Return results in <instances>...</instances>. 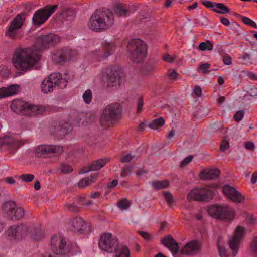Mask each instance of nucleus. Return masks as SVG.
Here are the masks:
<instances>
[{
    "mask_svg": "<svg viewBox=\"0 0 257 257\" xmlns=\"http://www.w3.org/2000/svg\"><path fill=\"white\" fill-rule=\"evenodd\" d=\"M208 212L212 217L220 220H232L234 216V210L227 206L211 205L208 209Z\"/></svg>",
    "mask_w": 257,
    "mask_h": 257,
    "instance_id": "obj_9",
    "label": "nucleus"
},
{
    "mask_svg": "<svg viewBox=\"0 0 257 257\" xmlns=\"http://www.w3.org/2000/svg\"><path fill=\"white\" fill-rule=\"evenodd\" d=\"M7 233L8 236H13L16 239H17V226H10L8 229Z\"/></svg>",
    "mask_w": 257,
    "mask_h": 257,
    "instance_id": "obj_45",
    "label": "nucleus"
},
{
    "mask_svg": "<svg viewBox=\"0 0 257 257\" xmlns=\"http://www.w3.org/2000/svg\"><path fill=\"white\" fill-rule=\"evenodd\" d=\"M165 201L167 202L168 205L171 207L173 203V197L170 192L165 191L163 193Z\"/></svg>",
    "mask_w": 257,
    "mask_h": 257,
    "instance_id": "obj_40",
    "label": "nucleus"
},
{
    "mask_svg": "<svg viewBox=\"0 0 257 257\" xmlns=\"http://www.w3.org/2000/svg\"><path fill=\"white\" fill-rule=\"evenodd\" d=\"M2 210L7 215L8 219L17 220L22 218L25 215V211L23 208L17 207L16 203L12 201L5 202Z\"/></svg>",
    "mask_w": 257,
    "mask_h": 257,
    "instance_id": "obj_12",
    "label": "nucleus"
},
{
    "mask_svg": "<svg viewBox=\"0 0 257 257\" xmlns=\"http://www.w3.org/2000/svg\"><path fill=\"white\" fill-rule=\"evenodd\" d=\"M97 177V175L94 176H91L90 177H86L81 180L78 182V186L80 188H83L85 186L90 185L94 182V179Z\"/></svg>",
    "mask_w": 257,
    "mask_h": 257,
    "instance_id": "obj_32",
    "label": "nucleus"
},
{
    "mask_svg": "<svg viewBox=\"0 0 257 257\" xmlns=\"http://www.w3.org/2000/svg\"><path fill=\"white\" fill-rule=\"evenodd\" d=\"M165 124V119L163 117L155 119L152 121L149 124V127L152 129L157 130L158 128L162 127Z\"/></svg>",
    "mask_w": 257,
    "mask_h": 257,
    "instance_id": "obj_31",
    "label": "nucleus"
},
{
    "mask_svg": "<svg viewBox=\"0 0 257 257\" xmlns=\"http://www.w3.org/2000/svg\"><path fill=\"white\" fill-rule=\"evenodd\" d=\"M210 67V64L209 63H202L201 64L198 68V70L201 71L203 74H207L210 72L208 70Z\"/></svg>",
    "mask_w": 257,
    "mask_h": 257,
    "instance_id": "obj_42",
    "label": "nucleus"
},
{
    "mask_svg": "<svg viewBox=\"0 0 257 257\" xmlns=\"http://www.w3.org/2000/svg\"><path fill=\"white\" fill-rule=\"evenodd\" d=\"M156 70L155 66L153 63H147L144 66L142 70V72L144 75H149L152 72L155 71Z\"/></svg>",
    "mask_w": 257,
    "mask_h": 257,
    "instance_id": "obj_34",
    "label": "nucleus"
},
{
    "mask_svg": "<svg viewBox=\"0 0 257 257\" xmlns=\"http://www.w3.org/2000/svg\"><path fill=\"white\" fill-rule=\"evenodd\" d=\"M250 251L252 255L257 257V236L253 238L250 244Z\"/></svg>",
    "mask_w": 257,
    "mask_h": 257,
    "instance_id": "obj_38",
    "label": "nucleus"
},
{
    "mask_svg": "<svg viewBox=\"0 0 257 257\" xmlns=\"http://www.w3.org/2000/svg\"><path fill=\"white\" fill-rule=\"evenodd\" d=\"M193 158V155H189L186 157L180 163V167H183L189 163Z\"/></svg>",
    "mask_w": 257,
    "mask_h": 257,
    "instance_id": "obj_50",
    "label": "nucleus"
},
{
    "mask_svg": "<svg viewBox=\"0 0 257 257\" xmlns=\"http://www.w3.org/2000/svg\"><path fill=\"white\" fill-rule=\"evenodd\" d=\"M34 175L31 174H22L20 176L19 178L25 182H30L33 181L34 179Z\"/></svg>",
    "mask_w": 257,
    "mask_h": 257,
    "instance_id": "obj_44",
    "label": "nucleus"
},
{
    "mask_svg": "<svg viewBox=\"0 0 257 257\" xmlns=\"http://www.w3.org/2000/svg\"><path fill=\"white\" fill-rule=\"evenodd\" d=\"M122 109L119 104L111 103L103 109L100 117L101 125L107 128L119 121L121 117Z\"/></svg>",
    "mask_w": 257,
    "mask_h": 257,
    "instance_id": "obj_4",
    "label": "nucleus"
},
{
    "mask_svg": "<svg viewBox=\"0 0 257 257\" xmlns=\"http://www.w3.org/2000/svg\"><path fill=\"white\" fill-rule=\"evenodd\" d=\"M58 7L57 5H46L43 9L38 10L33 15L32 19L33 23L38 26L44 23Z\"/></svg>",
    "mask_w": 257,
    "mask_h": 257,
    "instance_id": "obj_13",
    "label": "nucleus"
},
{
    "mask_svg": "<svg viewBox=\"0 0 257 257\" xmlns=\"http://www.w3.org/2000/svg\"><path fill=\"white\" fill-rule=\"evenodd\" d=\"M144 106L143 99L142 97H140L138 99V108L137 112L140 113L142 109Z\"/></svg>",
    "mask_w": 257,
    "mask_h": 257,
    "instance_id": "obj_54",
    "label": "nucleus"
},
{
    "mask_svg": "<svg viewBox=\"0 0 257 257\" xmlns=\"http://www.w3.org/2000/svg\"><path fill=\"white\" fill-rule=\"evenodd\" d=\"M201 3L208 8H212L213 9H214V7H215V4H213L212 2L209 1H202Z\"/></svg>",
    "mask_w": 257,
    "mask_h": 257,
    "instance_id": "obj_57",
    "label": "nucleus"
},
{
    "mask_svg": "<svg viewBox=\"0 0 257 257\" xmlns=\"http://www.w3.org/2000/svg\"><path fill=\"white\" fill-rule=\"evenodd\" d=\"M103 50L105 57L111 55L115 50V45L113 42L105 41L103 44Z\"/></svg>",
    "mask_w": 257,
    "mask_h": 257,
    "instance_id": "obj_27",
    "label": "nucleus"
},
{
    "mask_svg": "<svg viewBox=\"0 0 257 257\" xmlns=\"http://www.w3.org/2000/svg\"><path fill=\"white\" fill-rule=\"evenodd\" d=\"M70 229L80 234L89 233L91 230V226L88 222H85L83 219L80 217L72 218L69 220Z\"/></svg>",
    "mask_w": 257,
    "mask_h": 257,
    "instance_id": "obj_15",
    "label": "nucleus"
},
{
    "mask_svg": "<svg viewBox=\"0 0 257 257\" xmlns=\"http://www.w3.org/2000/svg\"><path fill=\"white\" fill-rule=\"evenodd\" d=\"M119 244L117 237L108 232L102 234L98 242L99 248L109 253H114L118 251Z\"/></svg>",
    "mask_w": 257,
    "mask_h": 257,
    "instance_id": "obj_8",
    "label": "nucleus"
},
{
    "mask_svg": "<svg viewBox=\"0 0 257 257\" xmlns=\"http://www.w3.org/2000/svg\"><path fill=\"white\" fill-rule=\"evenodd\" d=\"M114 22V15L111 11L96 10L91 16L88 25L90 29L98 32L109 29Z\"/></svg>",
    "mask_w": 257,
    "mask_h": 257,
    "instance_id": "obj_2",
    "label": "nucleus"
},
{
    "mask_svg": "<svg viewBox=\"0 0 257 257\" xmlns=\"http://www.w3.org/2000/svg\"><path fill=\"white\" fill-rule=\"evenodd\" d=\"M235 15L240 16L242 18V22L247 25L251 26L252 27H254L255 28H257V25L252 20H251L250 18L246 17H242L240 16L239 14H235Z\"/></svg>",
    "mask_w": 257,
    "mask_h": 257,
    "instance_id": "obj_39",
    "label": "nucleus"
},
{
    "mask_svg": "<svg viewBox=\"0 0 257 257\" xmlns=\"http://www.w3.org/2000/svg\"><path fill=\"white\" fill-rule=\"evenodd\" d=\"M121 69L117 66H111L106 69V85L107 87H115L119 85Z\"/></svg>",
    "mask_w": 257,
    "mask_h": 257,
    "instance_id": "obj_16",
    "label": "nucleus"
},
{
    "mask_svg": "<svg viewBox=\"0 0 257 257\" xmlns=\"http://www.w3.org/2000/svg\"><path fill=\"white\" fill-rule=\"evenodd\" d=\"M108 161L109 159L108 158L100 159L95 160L87 167L82 168L81 169V171L82 173H86L90 171L99 170L103 168Z\"/></svg>",
    "mask_w": 257,
    "mask_h": 257,
    "instance_id": "obj_20",
    "label": "nucleus"
},
{
    "mask_svg": "<svg viewBox=\"0 0 257 257\" xmlns=\"http://www.w3.org/2000/svg\"><path fill=\"white\" fill-rule=\"evenodd\" d=\"M222 191L224 195L234 202L240 203L244 199V197L239 192L229 185H224Z\"/></svg>",
    "mask_w": 257,
    "mask_h": 257,
    "instance_id": "obj_18",
    "label": "nucleus"
},
{
    "mask_svg": "<svg viewBox=\"0 0 257 257\" xmlns=\"http://www.w3.org/2000/svg\"><path fill=\"white\" fill-rule=\"evenodd\" d=\"M14 143V139L9 136L5 137L3 138L2 145L10 146Z\"/></svg>",
    "mask_w": 257,
    "mask_h": 257,
    "instance_id": "obj_49",
    "label": "nucleus"
},
{
    "mask_svg": "<svg viewBox=\"0 0 257 257\" xmlns=\"http://www.w3.org/2000/svg\"><path fill=\"white\" fill-rule=\"evenodd\" d=\"M31 237L34 241L41 240L44 237L43 231L39 228H33L31 230Z\"/></svg>",
    "mask_w": 257,
    "mask_h": 257,
    "instance_id": "obj_30",
    "label": "nucleus"
},
{
    "mask_svg": "<svg viewBox=\"0 0 257 257\" xmlns=\"http://www.w3.org/2000/svg\"><path fill=\"white\" fill-rule=\"evenodd\" d=\"M56 147L52 146L40 145L36 148L35 153L37 156L42 157L56 153Z\"/></svg>",
    "mask_w": 257,
    "mask_h": 257,
    "instance_id": "obj_23",
    "label": "nucleus"
},
{
    "mask_svg": "<svg viewBox=\"0 0 257 257\" xmlns=\"http://www.w3.org/2000/svg\"><path fill=\"white\" fill-rule=\"evenodd\" d=\"M212 128L214 130L215 132H222V130L223 129V126L222 124H214L213 126L212 127Z\"/></svg>",
    "mask_w": 257,
    "mask_h": 257,
    "instance_id": "obj_63",
    "label": "nucleus"
},
{
    "mask_svg": "<svg viewBox=\"0 0 257 257\" xmlns=\"http://www.w3.org/2000/svg\"><path fill=\"white\" fill-rule=\"evenodd\" d=\"M130 60L136 63L143 62L147 54V45L140 39L132 40L127 46Z\"/></svg>",
    "mask_w": 257,
    "mask_h": 257,
    "instance_id": "obj_5",
    "label": "nucleus"
},
{
    "mask_svg": "<svg viewBox=\"0 0 257 257\" xmlns=\"http://www.w3.org/2000/svg\"><path fill=\"white\" fill-rule=\"evenodd\" d=\"M115 253V257H130V250L126 246L122 247Z\"/></svg>",
    "mask_w": 257,
    "mask_h": 257,
    "instance_id": "obj_35",
    "label": "nucleus"
},
{
    "mask_svg": "<svg viewBox=\"0 0 257 257\" xmlns=\"http://www.w3.org/2000/svg\"><path fill=\"white\" fill-rule=\"evenodd\" d=\"M60 41L58 35L50 34L38 37L35 45L29 48H19L14 53L13 63L16 68L27 70L35 65L40 59L41 51L54 46Z\"/></svg>",
    "mask_w": 257,
    "mask_h": 257,
    "instance_id": "obj_1",
    "label": "nucleus"
},
{
    "mask_svg": "<svg viewBox=\"0 0 257 257\" xmlns=\"http://www.w3.org/2000/svg\"><path fill=\"white\" fill-rule=\"evenodd\" d=\"M245 234V227L238 226L234 231L233 236L229 240L228 245L232 251V257H235L236 255L238 250V246Z\"/></svg>",
    "mask_w": 257,
    "mask_h": 257,
    "instance_id": "obj_14",
    "label": "nucleus"
},
{
    "mask_svg": "<svg viewBox=\"0 0 257 257\" xmlns=\"http://www.w3.org/2000/svg\"><path fill=\"white\" fill-rule=\"evenodd\" d=\"M74 52L71 50H65L58 52L52 56V60L55 63H61L72 59Z\"/></svg>",
    "mask_w": 257,
    "mask_h": 257,
    "instance_id": "obj_19",
    "label": "nucleus"
},
{
    "mask_svg": "<svg viewBox=\"0 0 257 257\" xmlns=\"http://www.w3.org/2000/svg\"><path fill=\"white\" fill-rule=\"evenodd\" d=\"M70 125L66 122H59L54 126V133L59 136H64L67 134Z\"/></svg>",
    "mask_w": 257,
    "mask_h": 257,
    "instance_id": "obj_24",
    "label": "nucleus"
},
{
    "mask_svg": "<svg viewBox=\"0 0 257 257\" xmlns=\"http://www.w3.org/2000/svg\"><path fill=\"white\" fill-rule=\"evenodd\" d=\"M194 93L197 97H200L202 95V90L201 87L198 86H195L194 89Z\"/></svg>",
    "mask_w": 257,
    "mask_h": 257,
    "instance_id": "obj_58",
    "label": "nucleus"
},
{
    "mask_svg": "<svg viewBox=\"0 0 257 257\" xmlns=\"http://www.w3.org/2000/svg\"><path fill=\"white\" fill-rule=\"evenodd\" d=\"M163 60L169 63H172L174 61V59L168 54L164 56Z\"/></svg>",
    "mask_w": 257,
    "mask_h": 257,
    "instance_id": "obj_64",
    "label": "nucleus"
},
{
    "mask_svg": "<svg viewBox=\"0 0 257 257\" xmlns=\"http://www.w3.org/2000/svg\"><path fill=\"white\" fill-rule=\"evenodd\" d=\"M201 247V243L199 240H191L185 244L180 250V253L185 255H195L200 252Z\"/></svg>",
    "mask_w": 257,
    "mask_h": 257,
    "instance_id": "obj_17",
    "label": "nucleus"
},
{
    "mask_svg": "<svg viewBox=\"0 0 257 257\" xmlns=\"http://www.w3.org/2000/svg\"><path fill=\"white\" fill-rule=\"evenodd\" d=\"M245 221L249 224H253L255 223L256 220L252 215L247 216L245 219Z\"/></svg>",
    "mask_w": 257,
    "mask_h": 257,
    "instance_id": "obj_61",
    "label": "nucleus"
},
{
    "mask_svg": "<svg viewBox=\"0 0 257 257\" xmlns=\"http://www.w3.org/2000/svg\"><path fill=\"white\" fill-rule=\"evenodd\" d=\"M5 88L6 93H7L8 97L15 95L19 91L20 86L19 85H11L7 87H4Z\"/></svg>",
    "mask_w": 257,
    "mask_h": 257,
    "instance_id": "obj_33",
    "label": "nucleus"
},
{
    "mask_svg": "<svg viewBox=\"0 0 257 257\" xmlns=\"http://www.w3.org/2000/svg\"><path fill=\"white\" fill-rule=\"evenodd\" d=\"M161 244L167 247L173 254H177L179 251L178 243L170 235H167L161 240Z\"/></svg>",
    "mask_w": 257,
    "mask_h": 257,
    "instance_id": "obj_21",
    "label": "nucleus"
},
{
    "mask_svg": "<svg viewBox=\"0 0 257 257\" xmlns=\"http://www.w3.org/2000/svg\"><path fill=\"white\" fill-rule=\"evenodd\" d=\"M118 184V180L116 179L113 180L111 182L107 184V188L109 189H111L115 188Z\"/></svg>",
    "mask_w": 257,
    "mask_h": 257,
    "instance_id": "obj_59",
    "label": "nucleus"
},
{
    "mask_svg": "<svg viewBox=\"0 0 257 257\" xmlns=\"http://www.w3.org/2000/svg\"><path fill=\"white\" fill-rule=\"evenodd\" d=\"M67 82L66 78H63L61 73H53L48 76L47 79L42 81L41 87L44 93H47L52 92L56 87L61 89L65 88Z\"/></svg>",
    "mask_w": 257,
    "mask_h": 257,
    "instance_id": "obj_6",
    "label": "nucleus"
},
{
    "mask_svg": "<svg viewBox=\"0 0 257 257\" xmlns=\"http://www.w3.org/2000/svg\"><path fill=\"white\" fill-rule=\"evenodd\" d=\"M51 249L55 254L60 255H68L72 248V244L68 243L65 239H60L54 235L51 240Z\"/></svg>",
    "mask_w": 257,
    "mask_h": 257,
    "instance_id": "obj_11",
    "label": "nucleus"
},
{
    "mask_svg": "<svg viewBox=\"0 0 257 257\" xmlns=\"http://www.w3.org/2000/svg\"><path fill=\"white\" fill-rule=\"evenodd\" d=\"M117 205L121 210H126L129 208L130 203L126 198H123L118 201Z\"/></svg>",
    "mask_w": 257,
    "mask_h": 257,
    "instance_id": "obj_37",
    "label": "nucleus"
},
{
    "mask_svg": "<svg viewBox=\"0 0 257 257\" xmlns=\"http://www.w3.org/2000/svg\"><path fill=\"white\" fill-rule=\"evenodd\" d=\"M25 21V15L21 13L17 15L10 22V25L7 28L5 36L14 40L21 39L23 37V33L20 29L24 25Z\"/></svg>",
    "mask_w": 257,
    "mask_h": 257,
    "instance_id": "obj_7",
    "label": "nucleus"
},
{
    "mask_svg": "<svg viewBox=\"0 0 257 257\" xmlns=\"http://www.w3.org/2000/svg\"><path fill=\"white\" fill-rule=\"evenodd\" d=\"M220 174V171L217 168H207L201 171L199 175L201 180H212L217 178Z\"/></svg>",
    "mask_w": 257,
    "mask_h": 257,
    "instance_id": "obj_22",
    "label": "nucleus"
},
{
    "mask_svg": "<svg viewBox=\"0 0 257 257\" xmlns=\"http://www.w3.org/2000/svg\"><path fill=\"white\" fill-rule=\"evenodd\" d=\"M229 148V144L227 136L223 138L221 143L220 144V149L222 151H225Z\"/></svg>",
    "mask_w": 257,
    "mask_h": 257,
    "instance_id": "obj_46",
    "label": "nucleus"
},
{
    "mask_svg": "<svg viewBox=\"0 0 257 257\" xmlns=\"http://www.w3.org/2000/svg\"><path fill=\"white\" fill-rule=\"evenodd\" d=\"M223 62L227 65H231L232 64V58L230 56L225 55L223 57Z\"/></svg>",
    "mask_w": 257,
    "mask_h": 257,
    "instance_id": "obj_55",
    "label": "nucleus"
},
{
    "mask_svg": "<svg viewBox=\"0 0 257 257\" xmlns=\"http://www.w3.org/2000/svg\"><path fill=\"white\" fill-rule=\"evenodd\" d=\"M30 227L24 224H21L17 226V239L24 238L30 231Z\"/></svg>",
    "mask_w": 257,
    "mask_h": 257,
    "instance_id": "obj_26",
    "label": "nucleus"
},
{
    "mask_svg": "<svg viewBox=\"0 0 257 257\" xmlns=\"http://www.w3.org/2000/svg\"><path fill=\"white\" fill-rule=\"evenodd\" d=\"M167 75L169 77L170 79L172 80H177L179 76V74L177 73L176 70L171 69H169L168 70Z\"/></svg>",
    "mask_w": 257,
    "mask_h": 257,
    "instance_id": "obj_47",
    "label": "nucleus"
},
{
    "mask_svg": "<svg viewBox=\"0 0 257 257\" xmlns=\"http://www.w3.org/2000/svg\"><path fill=\"white\" fill-rule=\"evenodd\" d=\"M213 48L212 43L209 40L201 42L200 43L198 47L199 49L202 51H205L206 50L210 51L213 49Z\"/></svg>",
    "mask_w": 257,
    "mask_h": 257,
    "instance_id": "obj_36",
    "label": "nucleus"
},
{
    "mask_svg": "<svg viewBox=\"0 0 257 257\" xmlns=\"http://www.w3.org/2000/svg\"><path fill=\"white\" fill-rule=\"evenodd\" d=\"M84 102L86 104H89L92 98V92L90 89H87L84 93L82 96Z\"/></svg>",
    "mask_w": 257,
    "mask_h": 257,
    "instance_id": "obj_41",
    "label": "nucleus"
},
{
    "mask_svg": "<svg viewBox=\"0 0 257 257\" xmlns=\"http://www.w3.org/2000/svg\"><path fill=\"white\" fill-rule=\"evenodd\" d=\"M66 206L69 210L72 212H75L79 211V208L74 204H67Z\"/></svg>",
    "mask_w": 257,
    "mask_h": 257,
    "instance_id": "obj_56",
    "label": "nucleus"
},
{
    "mask_svg": "<svg viewBox=\"0 0 257 257\" xmlns=\"http://www.w3.org/2000/svg\"><path fill=\"white\" fill-rule=\"evenodd\" d=\"M215 6L217 9H213L212 11L217 14H227L230 12V9L223 3H215Z\"/></svg>",
    "mask_w": 257,
    "mask_h": 257,
    "instance_id": "obj_29",
    "label": "nucleus"
},
{
    "mask_svg": "<svg viewBox=\"0 0 257 257\" xmlns=\"http://www.w3.org/2000/svg\"><path fill=\"white\" fill-rule=\"evenodd\" d=\"M134 155L133 156L131 154H128L125 155L124 157H122L120 159V161L123 163L130 162L134 159Z\"/></svg>",
    "mask_w": 257,
    "mask_h": 257,
    "instance_id": "obj_51",
    "label": "nucleus"
},
{
    "mask_svg": "<svg viewBox=\"0 0 257 257\" xmlns=\"http://www.w3.org/2000/svg\"><path fill=\"white\" fill-rule=\"evenodd\" d=\"M132 167L131 166H125L121 170V176L122 177H125L127 174L131 172Z\"/></svg>",
    "mask_w": 257,
    "mask_h": 257,
    "instance_id": "obj_53",
    "label": "nucleus"
},
{
    "mask_svg": "<svg viewBox=\"0 0 257 257\" xmlns=\"http://www.w3.org/2000/svg\"><path fill=\"white\" fill-rule=\"evenodd\" d=\"M138 233L146 240H149L151 238V235L147 232L138 231Z\"/></svg>",
    "mask_w": 257,
    "mask_h": 257,
    "instance_id": "obj_60",
    "label": "nucleus"
},
{
    "mask_svg": "<svg viewBox=\"0 0 257 257\" xmlns=\"http://www.w3.org/2000/svg\"><path fill=\"white\" fill-rule=\"evenodd\" d=\"M60 170L61 173L67 174L71 172L73 169L70 165L63 164L60 166Z\"/></svg>",
    "mask_w": 257,
    "mask_h": 257,
    "instance_id": "obj_43",
    "label": "nucleus"
},
{
    "mask_svg": "<svg viewBox=\"0 0 257 257\" xmlns=\"http://www.w3.org/2000/svg\"><path fill=\"white\" fill-rule=\"evenodd\" d=\"M153 188L156 190H159L167 188L169 183L167 180H155L151 182Z\"/></svg>",
    "mask_w": 257,
    "mask_h": 257,
    "instance_id": "obj_28",
    "label": "nucleus"
},
{
    "mask_svg": "<svg viewBox=\"0 0 257 257\" xmlns=\"http://www.w3.org/2000/svg\"><path fill=\"white\" fill-rule=\"evenodd\" d=\"M245 148L247 150H252L254 149V145L253 142H245Z\"/></svg>",
    "mask_w": 257,
    "mask_h": 257,
    "instance_id": "obj_62",
    "label": "nucleus"
},
{
    "mask_svg": "<svg viewBox=\"0 0 257 257\" xmlns=\"http://www.w3.org/2000/svg\"><path fill=\"white\" fill-rule=\"evenodd\" d=\"M217 244L218 247L219 254L220 257H230L229 254H227L225 248L220 246L218 240L217 242Z\"/></svg>",
    "mask_w": 257,
    "mask_h": 257,
    "instance_id": "obj_48",
    "label": "nucleus"
},
{
    "mask_svg": "<svg viewBox=\"0 0 257 257\" xmlns=\"http://www.w3.org/2000/svg\"><path fill=\"white\" fill-rule=\"evenodd\" d=\"M11 108L17 114L31 116L42 114L50 109L48 106L32 105L20 99L13 100Z\"/></svg>",
    "mask_w": 257,
    "mask_h": 257,
    "instance_id": "obj_3",
    "label": "nucleus"
},
{
    "mask_svg": "<svg viewBox=\"0 0 257 257\" xmlns=\"http://www.w3.org/2000/svg\"><path fill=\"white\" fill-rule=\"evenodd\" d=\"M244 113L243 110L237 111L234 115V118L235 121L238 122L241 120L244 115Z\"/></svg>",
    "mask_w": 257,
    "mask_h": 257,
    "instance_id": "obj_52",
    "label": "nucleus"
},
{
    "mask_svg": "<svg viewBox=\"0 0 257 257\" xmlns=\"http://www.w3.org/2000/svg\"><path fill=\"white\" fill-rule=\"evenodd\" d=\"M114 13L119 17H127L130 15V11L123 4H117L114 6Z\"/></svg>",
    "mask_w": 257,
    "mask_h": 257,
    "instance_id": "obj_25",
    "label": "nucleus"
},
{
    "mask_svg": "<svg viewBox=\"0 0 257 257\" xmlns=\"http://www.w3.org/2000/svg\"><path fill=\"white\" fill-rule=\"evenodd\" d=\"M215 195L214 191L208 187L196 188L191 190L187 195L189 201L194 200L198 202H208Z\"/></svg>",
    "mask_w": 257,
    "mask_h": 257,
    "instance_id": "obj_10",
    "label": "nucleus"
}]
</instances>
